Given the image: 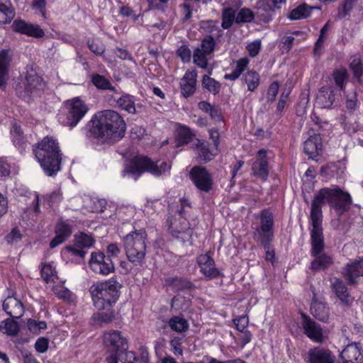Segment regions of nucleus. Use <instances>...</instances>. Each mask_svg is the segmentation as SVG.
<instances>
[{"label": "nucleus", "mask_w": 363, "mask_h": 363, "mask_svg": "<svg viewBox=\"0 0 363 363\" xmlns=\"http://www.w3.org/2000/svg\"><path fill=\"white\" fill-rule=\"evenodd\" d=\"M11 140L15 146L18 147H23L26 145L23 133L20 125L14 123L11 129Z\"/></svg>", "instance_id": "42"}, {"label": "nucleus", "mask_w": 363, "mask_h": 363, "mask_svg": "<svg viewBox=\"0 0 363 363\" xmlns=\"http://www.w3.org/2000/svg\"><path fill=\"white\" fill-rule=\"evenodd\" d=\"M177 53L183 62H187L190 61L191 56V52L186 46H185V45L181 46L177 50Z\"/></svg>", "instance_id": "63"}, {"label": "nucleus", "mask_w": 363, "mask_h": 363, "mask_svg": "<svg viewBox=\"0 0 363 363\" xmlns=\"http://www.w3.org/2000/svg\"><path fill=\"white\" fill-rule=\"evenodd\" d=\"M103 343L110 353H122L127 349V340L118 330L106 331L103 335Z\"/></svg>", "instance_id": "11"}, {"label": "nucleus", "mask_w": 363, "mask_h": 363, "mask_svg": "<svg viewBox=\"0 0 363 363\" xmlns=\"http://www.w3.org/2000/svg\"><path fill=\"white\" fill-rule=\"evenodd\" d=\"M12 28L16 32L34 38H42L45 34L38 25L30 24L22 20H15Z\"/></svg>", "instance_id": "20"}, {"label": "nucleus", "mask_w": 363, "mask_h": 363, "mask_svg": "<svg viewBox=\"0 0 363 363\" xmlns=\"http://www.w3.org/2000/svg\"><path fill=\"white\" fill-rule=\"evenodd\" d=\"M147 235L144 230L130 232L123 238L124 249L128 259L135 266L144 263L147 253Z\"/></svg>", "instance_id": "5"}, {"label": "nucleus", "mask_w": 363, "mask_h": 363, "mask_svg": "<svg viewBox=\"0 0 363 363\" xmlns=\"http://www.w3.org/2000/svg\"><path fill=\"white\" fill-rule=\"evenodd\" d=\"M74 242L77 247L84 250L91 247L94 243V240L90 235L81 233L79 235L74 236Z\"/></svg>", "instance_id": "47"}, {"label": "nucleus", "mask_w": 363, "mask_h": 363, "mask_svg": "<svg viewBox=\"0 0 363 363\" xmlns=\"http://www.w3.org/2000/svg\"><path fill=\"white\" fill-rule=\"evenodd\" d=\"M202 86L213 95L218 94L221 87V84L219 82L206 74L203 77Z\"/></svg>", "instance_id": "43"}, {"label": "nucleus", "mask_w": 363, "mask_h": 363, "mask_svg": "<svg viewBox=\"0 0 363 363\" xmlns=\"http://www.w3.org/2000/svg\"><path fill=\"white\" fill-rule=\"evenodd\" d=\"M196 263L199 267L200 272L208 280H212L222 274L216 267V262L209 252L201 254L196 258Z\"/></svg>", "instance_id": "14"}, {"label": "nucleus", "mask_w": 363, "mask_h": 363, "mask_svg": "<svg viewBox=\"0 0 363 363\" xmlns=\"http://www.w3.org/2000/svg\"><path fill=\"white\" fill-rule=\"evenodd\" d=\"M216 48V41L212 35L205 36L199 47H197L194 52V62L202 69H206L208 65V56L211 55Z\"/></svg>", "instance_id": "10"}, {"label": "nucleus", "mask_w": 363, "mask_h": 363, "mask_svg": "<svg viewBox=\"0 0 363 363\" xmlns=\"http://www.w3.org/2000/svg\"><path fill=\"white\" fill-rule=\"evenodd\" d=\"M335 101L333 90L330 87H322L316 98L318 106L323 108H330Z\"/></svg>", "instance_id": "29"}, {"label": "nucleus", "mask_w": 363, "mask_h": 363, "mask_svg": "<svg viewBox=\"0 0 363 363\" xmlns=\"http://www.w3.org/2000/svg\"><path fill=\"white\" fill-rule=\"evenodd\" d=\"M191 209V206L190 203L187 199H180V207L177 211L178 216H179V219H186V217L189 213V211Z\"/></svg>", "instance_id": "57"}, {"label": "nucleus", "mask_w": 363, "mask_h": 363, "mask_svg": "<svg viewBox=\"0 0 363 363\" xmlns=\"http://www.w3.org/2000/svg\"><path fill=\"white\" fill-rule=\"evenodd\" d=\"M342 363H359L363 357V348L359 343L347 345L340 353Z\"/></svg>", "instance_id": "19"}, {"label": "nucleus", "mask_w": 363, "mask_h": 363, "mask_svg": "<svg viewBox=\"0 0 363 363\" xmlns=\"http://www.w3.org/2000/svg\"><path fill=\"white\" fill-rule=\"evenodd\" d=\"M305 361L307 363H335V357L328 349L315 347L308 350Z\"/></svg>", "instance_id": "17"}, {"label": "nucleus", "mask_w": 363, "mask_h": 363, "mask_svg": "<svg viewBox=\"0 0 363 363\" xmlns=\"http://www.w3.org/2000/svg\"><path fill=\"white\" fill-rule=\"evenodd\" d=\"M36 159L48 176L55 175L60 169L61 154L58 143L52 137H45L33 146Z\"/></svg>", "instance_id": "3"}, {"label": "nucleus", "mask_w": 363, "mask_h": 363, "mask_svg": "<svg viewBox=\"0 0 363 363\" xmlns=\"http://www.w3.org/2000/svg\"><path fill=\"white\" fill-rule=\"evenodd\" d=\"M325 203H328L337 213H342L350 208L352 198L348 192L344 191L338 186L325 187L318 190L314 194L311 202L310 218L312 225L322 227V208Z\"/></svg>", "instance_id": "1"}, {"label": "nucleus", "mask_w": 363, "mask_h": 363, "mask_svg": "<svg viewBox=\"0 0 363 363\" xmlns=\"http://www.w3.org/2000/svg\"><path fill=\"white\" fill-rule=\"evenodd\" d=\"M11 62V57L6 50L0 52V89L6 86L9 79V67Z\"/></svg>", "instance_id": "30"}, {"label": "nucleus", "mask_w": 363, "mask_h": 363, "mask_svg": "<svg viewBox=\"0 0 363 363\" xmlns=\"http://www.w3.org/2000/svg\"><path fill=\"white\" fill-rule=\"evenodd\" d=\"M110 308L106 309L104 312L98 313L96 314L95 317L98 322L101 324H108L111 323L115 316L114 313L112 311L109 310Z\"/></svg>", "instance_id": "55"}, {"label": "nucleus", "mask_w": 363, "mask_h": 363, "mask_svg": "<svg viewBox=\"0 0 363 363\" xmlns=\"http://www.w3.org/2000/svg\"><path fill=\"white\" fill-rule=\"evenodd\" d=\"M14 16L15 11L11 1L0 0V25L10 23Z\"/></svg>", "instance_id": "34"}, {"label": "nucleus", "mask_w": 363, "mask_h": 363, "mask_svg": "<svg viewBox=\"0 0 363 363\" xmlns=\"http://www.w3.org/2000/svg\"><path fill=\"white\" fill-rule=\"evenodd\" d=\"M189 175L193 183L199 190L208 192L212 189L213 178L205 167H194L190 171Z\"/></svg>", "instance_id": "12"}, {"label": "nucleus", "mask_w": 363, "mask_h": 363, "mask_svg": "<svg viewBox=\"0 0 363 363\" xmlns=\"http://www.w3.org/2000/svg\"><path fill=\"white\" fill-rule=\"evenodd\" d=\"M358 0H345L337 9V19H342L350 14Z\"/></svg>", "instance_id": "48"}, {"label": "nucleus", "mask_w": 363, "mask_h": 363, "mask_svg": "<svg viewBox=\"0 0 363 363\" xmlns=\"http://www.w3.org/2000/svg\"><path fill=\"white\" fill-rule=\"evenodd\" d=\"M116 103L119 108L128 113H136L135 98L133 96L125 94L117 99Z\"/></svg>", "instance_id": "38"}, {"label": "nucleus", "mask_w": 363, "mask_h": 363, "mask_svg": "<svg viewBox=\"0 0 363 363\" xmlns=\"http://www.w3.org/2000/svg\"><path fill=\"white\" fill-rule=\"evenodd\" d=\"M345 105L350 113H353L357 108V100L355 93L346 96Z\"/></svg>", "instance_id": "59"}, {"label": "nucleus", "mask_w": 363, "mask_h": 363, "mask_svg": "<svg viewBox=\"0 0 363 363\" xmlns=\"http://www.w3.org/2000/svg\"><path fill=\"white\" fill-rule=\"evenodd\" d=\"M91 82L98 89L101 90H110L117 92L116 88L111 84L110 81L104 76L99 74L91 75Z\"/></svg>", "instance_id": "39"}, {"label": "nucleus", "mask_w": 363, "mask_h": 363, "mask_svg": "<svg viewBox=\"0 0 363 363\" xmlns=\"http://www.w3.org/2000/svg\"><path fill=\"white\" fill-rule=\"evenodd\" d=\"M233 322L235 323L238 330L243 331L246 330V328L249 324V319L247 315H245L234 318Z\"/></svg>", "instance_id": "61"}, {"label": "nucleus", "mask_w": 363, "mask_h": 363, "mask_svg": "<svg viewBox=\"0 0 363 363\" xmlns=\"http://www.w3.org/2000/svg\"><path fill=\"white\" fill-rule=\"evenodd\" d=\"M88 46L90 50L96 55H101L105 51V45L99 40L89 41Z\"/></svg>", "instance_id": "58"}, {"label": "nucleus", "mask_w": 363, "mask_h": 363, "mask_svg": "<svg viewBox=\"0 0 363 363\" xmlns=\"http://www.w3.org/2000/svg\"><path fill=\"white\" fill-rule=\"evenodd\" d=\"M255 9V16L260 21L268 23L272 19L274 10L267 0H257Z\"/></svg>", "instance_id": "28"}, {"label": "nucleus", "mask_w": 363, "mask_h": 363, "mask_svg": "<svg viewBox=\"0 0 363 363\" xmlns=\"http://www.w3.org/2000/svg\"><path fill=\"white\" fill-rule=\"evenodd\" d=\"M311 244V253L315 257L314 260L311 262V269L317 271L328 268L333 263V259L323 252L325 247V242L322 227L312 225Z\"/></svg>", "instance_id": "6"}, {"label": "nucleus", "mask_w": 363, "mask_h": 363, "mask_svg": "<svg viewBox=\"0 0 363 363\" xmlns=\"http://www.w3.org/2000/svg\"><path fill=\"white\" fill-rule=\"evenodd\" d=\"M315 9H320L319 6H311L303 3L296 8L294 9L289 15V18L291 20H299L301 18H306L308 17L312 11Z\"/></svg>", "instance_id": "35"}, {"label": "nucleus", "mask_w": 363, "mask_h": 363, "mask_svg": "<svg viewBox=\"0 0 363 363\" xmlns=\"http://www.w3.org/2000/svg\"><path fill=\"white\" fill-rule=\"evenodd\" d=\"M23 84L25 94L27 95L36 94L44 88L43 79L34 73L28 74Z\"/></svg>", "instance_id": "27"}, {"label": "nucleus", "mask_w": 363, "mask_h": 363, "mask_svg": "<svg viewBox=\"0 0 363 363\" xmlns=\"http://www.w3.org/2000/svg\"><path fill=\"white\" fill-rule=\"evenodd\" d=\"M3 309L13 318H19L24 313V307L21 301L12 296H8L4 300Z\"/></svg>", "instance_id": "25"}, {"label": "nucleus", "mask_w": 363, "mask_h": 363, "mask_svg": "<svg viewBox=\"0 0 363 363\" xmlns=\"http://www.w3.org/2000/svg\"><path fill=\"white\" fill-rule=\"evenodd\" d=\"M55 236L50 241V248H55L63 243L72 234V228L67 221H60L55 226Z\"/></svg>", "instance_id": "21"}, {"label": "nucleus", "mask_w": 363, "mask_h": 363, "mask_svg": "<svg viewBox=\"0 0 363 363\" xmlns=\"http://www.w3.org/2000/svg\"><path fill=\"white\" fill-rule=\"evenodd\" d=\"M166 286L171 287L175 291H180L195 288V285L186 278L169 277L165 280Z\"/></svg>", "instance_id": "31"}, {"label": "nucleus", "mask_w": 363, "mask_h": 363, "mask_svg": "<svg viewBox=\"0 0 363 363\" xmlns=\"http://www.w3.org/2000/svg\"><path fill=\"white\" fill-rule=\"evenodd\" d=\"M172 164L166 161H152L147 157L137 158L134 162L125 168V171L133 174L140 175L143 172H149L155 177L168 174Z\"/></svg>", "instance_id": "7"}, {"label": "nucleus", "mask_w": 363, "mask_h": 363, "mask_svg": "<svg viewBox=\"0 0 363 363\" xmlns=\"http://www.w3.org/2000/svg\"><path fill=\"white\" fill-rule=\"evenodd\" d=\"M121 287L116 277L94 283L89 288L94 306L99 310L111 308L118 299Z\"/></svg>", "instance_id": "4"}, {"label": "nucleus", "mask_w": 363, "mask_h": 363, "mask_svg": "<svg viewBox=\"0 0 363 363\" xmlns=\"http://www.w3.org/2000/svg\"><path fill=\"white\" fill-rule=\"evenodd\" d=\"M260 226L259 228L273 230L274 217L269 209H264L260 213Z\"/></svg>", "instance_id": "44"}, {"label": "nucleus", "mask_w": 363, "mask_h": 363, "mask_svg": "<svg viewBox=\"0 0 363 363\" xmlns=\"http://www.w3.org/2000/svg\"><path fill=\"white\" fill-rule=\"evenodd\" d=\"M331 288L340 302L350 306L354 301V298L350 294L344 281L338 278L331 279Z\"/></svg>", "instance_id": "22"}, {"label": "nucleus", "mask_w": 363, "mask_h": 363, "mask_svg": "<svg viewBox=\"0 0 363 363\" xmlns=\"http://www.w3.org/2000/svg\"><path fill=\"white\" fill-rule=\"evenodd\" d=\"M295 38L291 36H286L282 38L281 43V50L283 52H289L293 47Z\"/></svg>", "instance_id": "62"}, {"label": "nucleus", "mask_w": 363, "mask_h": 363, "mask_svg": "<svg viewBox=\"0 0 363 363\" xmlns=\"http://www.w3.org/2000/svg\"><path fill=\"white\" fill-rule=\"evenodd\" d=\"M89 266L94 273L104 276L108 275L115 269L111 258L100 251L91 252Z\"/></svg>", "instance_id": "9"}, {"label": "nucleus", "mask_w": 363, "mask_h": 363, "mask_svg": "<svg viewBox=\"0 0 363 363\" xmlns=\"http://www.w3.org/2000/svg\"><path fill=\"white\" fill-rule=\"evenodd\" d=\"M195 146L198 150L199 158L204 162L212 160L215 156L208 149L206 143L203 140H197Z\"/></svg>", "instance_id": "41"}, {"label": "nucleus", "mask_w": 363, "mask_h": 363, "mask_svg": "<svg viewBox=\"0 0 363 363\" xmlns=\"http://www.w3.org/2000/svg\"><path fill=\"white\" fill-rule=\"evenodd\" d=\"M311 314L318 320L326 323L330 318V309L327 304L323 301H318L314 294L311 305Z\"/></svg>", "instance_id": "26"}, {"label": "nucleus", "mask_w": 363, "mask_h": 363, "mask_svg": "<svg viewBox=\"0 0 363 363\" xmlns=\"http://www.w3.org/2000/svg\"><path fill=\"white\" fill-rule=\"evenodd\" d=\"M322 138L319 135L309 137L303 143V151L311 159H315L322 153Z\"/></svg>", "instance_id": "23"}, {"label": "nucleus", "mask_w": 363, "mask_h": 363, "mask_svg": "<svg viewBox=\"0 0 363 363\" xmlns=\"http://www.w3.org/2000/svg\"><path fill=\"white\" fill-rule=\"evenodd\" d=\"M279 85L277 82H273L269 86L267 92V101L272 102L275 100L279 92Z\"/></svg>", "instance_id": "60"}, {"label": "nucleus", "mask_w": 363, "mask_h": 363, "mask_svg": "<svg viewBox=\"0 0 363 363\" xmlns=\"http://www.w3.org/2000/svg\"><path fill=\"white\" fill-rule=\"evenodd\" d=\"M41 276L47 282L53 281L57 278V272L51 264H45L41 269Z\"/></svg>", "instance_id": "51"}, {"label": "nucleus", "mask_w": 363, "mask_h": 363, "mask_svg": "<svg viewBox=\"0 0 363 363\" xmlns=\"http://www.w3.org/2000/svg\"><path fill=\"white\" fill-rule=\"evenodd\" d=\"M249 65V59L247 57H242L238 60L234 61L232 64L233 70L231 73L225 74L224 79L235 81L238 79L243 72L247 69Z\"/></svg>", "instance_id": "32"}, {"label": "nucleus", "mask_w": 363, "mask_h": 363, "mask_svg": "<svg viewBox=\"0 0 363 363\" xmlns=\"http://www.w3.org/2000/svg\"><path fill=\"white\" fill-rule=\"evenodd\" d=\"M9 244H13L21 239V234L20 230L17 228H13L11 232L5 238Z\"/></svg>", "instance_id": "64"}, {"label": "nucleus", "mask_w": 363, "mask_h": 363, "mask_svg": "<svg viewBox=\"0 0 363 363\" xmlns=\"http://www.w3.org/2000/svg\"><path fill=\"white\" fill-rule=\"evenodd\" d=\"M62 253L64 255L67 254L68 255L79 257L83 259L85 255L86 254V252L84 250H83L82 248L77 247L74 243L73 246H71V245L66 246L63 249Z\"/></svg>", "instance_id": "54"}, {"label": "nucleus", "mask_w": 363, "mask_h": 363, "mask_svg": "<svg viewBox=\"0 0 363 363\" xmlns=\"http://www.w3.org/2000/svg\"><path fill=\"white\" fill-rule=\"evenodd\" d=\"M242 81L247 86L248 91H255L260 83L259 74L254 70H249L242 74Z\"/></svg>", "instance_id": "37"}, {"label": "nucleus", "mask_w": 363, "mask_h": 363, "mask_svg": "<svg viewBox=\"0 0 363 363\" xmlns=\"http://www.w3.org/2000/svg\"><path fill=\"white\" fill-rule=\"evenodd\" d=\"M196 77L197 75L194 71H187L181 79V93L185 98L194 94L196 87Z\"/></svg>", "instance_id": "24"}, {"label": "nucleus", "mask_w": 363, "mask_h": 363, "mask_svg": "<svg viewBox=\"0 0 363 363\" xmlns=\"http://www.w3.org/2000/svg\"><path fill=\"white\" fill-rule=\"evenodd\" d=\"M169 223L168 230L169 233L183 243L189 242L192 235V229L189 228L186 219H178L172 217L167 220Z\"/></svg>", "instance_id": "13"}, {"label": "nucleus", "mask_w": 363, "mask_h": 363, "mask_svg": "<svg viewBox=\"0 0 363 363\" xmlns=\"http://www.w3.org/2000/svg\"><path fill=\"white\" fill-rule=\"evenodd\" d=\"M252 174L262 181H266L269 175L268 161L265 150H259L257 154L256 160L252 165Z\"/></svg>", "instance_id": "18"}, {"label": "nucleus", "mask_w": 363, "mask_h": 363, "mask_svg": "<svg viewBox=\"0 0 363 363\" xmlns=\"http://www.w3.org/2000/svg\"><path fill=\"white\" fill-rule=\"evenodd\" d=\"M255 16V13L252 12L250 9L243 8L237 13L235 22L237 23H250L254 20Z\"/></svg>", "instance_id": "50"}, {"label": "nucleus", "mask_w": 363, "mask_h": 363, "mask_svg": "<svg viewBox=\"0 0 363 363\" xmlns=\"http://www.w3.org/2000/svg\"><path fill=\"white\" fill-rule=\"evenodd\" d=\"M91 122V135L103 143L113 144L125 135L126 124L115 111L108 109L98 112Z\"/></svg>", "instance_id": "2"}, {"label": "nucleus", "mask_w": 363, "mask_h": 363, "mask_svg": "<svg viewBox=\"0 0 363 363\" xmlns=\"http://www.w3.org/2000/svg\"><path fill=\"white\" fill-rule=\"evenodd\" d=\"M193 137L191 130L185 126H182L178 129L177 141L179 145L189 143Z\"/></svg>", "instance_id": "52"}, {"label": "nucleus", "mask_w": 363, "mask_h": 363, "mask_svg": "<svg viewBox=\"0 0 363 363\" xmlns=\"http://www.w3.org/2000/svg\"><path fill=\"white\" fill-rule=\"evenodd\" d=\"M18 330V324L13 319H6L0 324V331L7 335H16Z\"/></svg>", "instance_id": "45"}, {"label": "nucleus", "mask_w": 363, "mask_h": 363, "mask_svg": "<svg viewBox=\"0 0 363 363\" xmlns=\"http://www.w3.org/2000/svg\"><path fill=\"white\" fill-rule=\"evenodd\" d=\"M218 21L207 20L202 21L201 22V28L207 33L217 32L218 33H222V30L219 29L218 26Z\"/></svg>", "instance_id": "56"}, {"label": "nucleus", "mask_w": 363, "mask_h": 363, "mask_svg": "<svg viewBox=\"0 0 363 363\" xmlns=\"http://www.w3.org/2000/svg\"><path fill=\"white\" fill-rule=\"evenodd\" d=\"M342 275L348 285H357V279L363 277V257L347 263L342 269Z\"/></svg>", "instance_id": "15"}, {"label": "nucleus", "mask_w": 363, "mask_h": 363, "mask_svg": "<svg viewBox=\"0 0 363 363\" xmlns=\"http://www.w3.org/2000/svg\"><path fill=\"white\" fill-rule=\"evenodd\" d=\"M89 110L85 102L79 97L65 102V113L59 120L62 125L73 128L83 118Z\"/></svg>", "instance_id": "8"}, {"label": "nucleus", "mask_w": 363, "mask_h": 363, "mask_svg": "<svg viewBox=\"0 0 363 363\" xmlns=\"http://www.w3.org/2000/svg\"><path fill=\"white\" fill-rule=\"evenodd\" d=\"M52 291L60 299L65 302L73 303L76 296L63 285H55L52 287Z\"/></svg>", "instance_id": "40"}, {"label": "nucleus", "mask_w": 363, "mask_h": 363, "mask_svg": "<svg viewBox=\"0 0 363 363\" xmlns=\"http://www.w3.org/2000/svg\"><path fill=\"white\" fill-rule=\"evenodd\" d=\"M235 11L232 8H225L222 12L221 26L223 29L230 28L236 18Z\"/></svg>", "instance_id": "46"}, {"label": "nucleus", "mask_w": 363, "mask_h": 363, "mask_svg": "<svg viewBox=\"0 0 363 363\" xmlns=\"http://www.w3.org/2000/svg\"><path fill=\"white\" fill-rule=\"evenodd\" d=\"M301 317V325L305 335L315 342H323L324 337L320 325L304 313Z\"/></svg>", "instance_id": "16"}, {"label": "nucleus", "mask_w": 363, "mask_h": 363, "mask_svg": "<svg viewBox=\"0 0 363 363\" xmlns=\"http://www.w3.org/2000/svg\"><path fill=\"white\" fill-rule=\"evenodd\" d=\"M168 326L176 333H182L188 330V320L181 315H174L168 320Z\"/></svg>", "instance_id": "36"}, {"label": "nucleus", "mask_w": 363, "mask_h": 363, "mask_svg": "<svg viewBox=\"0 0 363 363\" xmlns=\"http://www.w3.org/2000/svg\"><path fill=\"white\" fill-rule=\"evenodd\" d=\"M333 78L335 82L336 85L341 89L343 90L345 89V86L348 79V74L345 68H340L338 69H335L333 72Z\"/></svg>", "instance_id": "49"}, {"label": "nucleus", "mask_w": 363, "mask_h": 363, "mask_svg": "<svg viewBox=\"0 0 363 363\" xmlns=\"http://www.w3.org/2000/svg\"><path fill=\"white\" fill-rule=\"evenodd\" d=\"M350 69L352 70L354 77L360 80L363 76V64L359 58H354L350 64Z\"/></svg>", "instance_id": "53"}, {"label": "nucleus", "mask_w": 363, "mask_h": 363, "mask_svg": "<svg viewBox=\"0 0 363 363\" xmlns=\"http://www.w3.org/2000/svg\"><path fill=\"white\" fill-rule=\"evenodd\" d=\"M274 236L273 230L256 228L253 232V238L265 249H269Z\"/></svg>", "instance_id": "33"}]
</instances>
